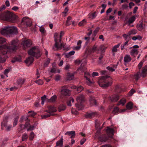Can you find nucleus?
Segmentation results:
<instances>
[{
    "label": "nucleus",
    "mask_w": 147,
    "mask_h": 147,
    "mask_svg": "<svg viewBox=\"0 0 147 147\" xmlns=\"http://www.w3.org/2000/svg\"><path fill=\"white\" fill-rule=\"evenodd\" d=\"M18 39L12 41L11 45L9 46H7L6 45H2L0 47V53L3 55H5L7 52L8 50L11 52H13L17 49L18 46Z\"/></svg>",
    "instance_id": "1"
},
{
    "label": "nucleus",
    "mask_w": 147,
    "mask_h": 147,
    "mask_svg": "<svg viewBox=\"0 0 147 147\" xmlns=\"http://www.w3.org/2000/svg\"><path fill=\"white\" fill-rule=\"evenodd\" d=\"M109 77L108 76H102L98 81L99 85L102 87L107 88L111 86L112 84V82L110 81L106 82V79Z\"/></svg>",
    "instance_id": "2"
},
{
    "label": "nucleus",
    "mask_w": 147,
    "mask_h": 147,
    "mask_svg": "<svg viewBox=\"0 0 147 147\" xmlns=\"http://www.w3.org/2000/svg\"><path fill=\"white\" fill-rule=\"evenodd\" d=\"M57 33H55L54 34V39L55 43V46L53 47V49L55 50H57L60 49L62 48L65 49L64 46L61 42H59V40L57 39Z\"/></svg>",
    "instance_id": "3"
},
{
    "label": "nucleus",
    "mask_w": 147,
    "mask_h": 147,
    "mask_svg": "<svg viewBox=\"0 0 147 147\" xmlns=\"http://www.w3.org/2000/svg\"><path fill=\"white\" fill-rule=\"evenodd\" d=\"M13 14L11 12L8 11L4 12L0 15V19L1 20L10 21L11 20Z\"/></svg>",
    "instance_id": "4"
},
{
    "label": "nucleus",
    "mask_w": 147,
    "mask_h": 147,
    "mask_svg": "<svg viewBox=\"0 0 147 147\" xmlns=\"http://www.w3.org/2000/svg\"><path fill=\"white\" fill-rule=\"evenodd\" d=\"M140 72H138L135 75V78L136 80H138L141 76L144 77L147 74V66H145L143 68L141 74H140Z\"/></svg>",
    "instance_id": "5"
},
{
    "label": "nucleus",
    "mask_w": 147,
    "mask_h": 147,
    "mask_svg": "<svg viewBox=\"0 0 147 147\" xmlns=\"http://www.w3.org/2000/svg\"><path fill=\"white\" fill-rule=\"evenodd\" d=\"M32 23V21L28 17H25L22 19V24L25 25V26L27 27L30 26Z\"/></svg>",
    "instance_id": "6"
},
{
    "label": "nucleus",
    "mask_w": 147,
    "mask_h": 147,
    "mask_svg": "<svg viewBox=\"0 0 147 147\" xmlns=\"http://www.w3.org/2000/svg\"><path fill=\"white\" fill-rule=\"evenodd\" d=\"M106 48V47H105L101 45L100 47V49L98 51L97 53L100 54L99 57L100 62H101V60L103 57L104 53L105 52V50Z\"/></svg>",
    "instance_id": "7"
},
{
    "label": "nucleus",
    "mask_w": 147,
    "mask_h": 147,
    "mask_svg": "<svg viewBox=\"0 0 147 147\" xmlns=\"http://www.w3.org/2000/svg\"><path fill=\"white\" fill-rule=\"evenodd\" d=\"M9 34H16L18 33L17 28L14 26H8Z\"/></svg>",
    "instance_id": "8"
},
{
    "label": "nucleus",
    "mask_w": 147,
    "mask_h": 147,
    "mask_svg": "<svg viewBox=\"0 0 147 147\" xmlns=\"http://www.w3.org/2000/svg\"><path fill=\"white\" fill-rule=\"evenodd\" d=\"M139 47L138 45H136L133 46L132 47H131L129 49H131L133 48L134 49H132L131 50L130 52V53L131 55L134 56L135 55H137L138 52V50L136 49L139 48Z\"/></svg>",
    "instance_id": "9"
},
{
    "label": "nucleus",
    "mask_w": 147,
    "mask_h": 147,
    "mask_svg": "<svg viewBox=\"0 0 147 147\" xmlns=\"http://www.w3.org/2000/svg\"><path fill=\"white\" fill-rule=\"evenodd\" d=\"M61 90V94L64 96H69L70 94V92L69 90L66 88V86H63L62 87Z\"/></svg>",
    "instance_id": "10"
},
{
    "label": "nucleus",
    "mask_w": 147,
    "mask_h": 147,
    "mask_svg": "<svg viewBox=\"0 0 147 147\" xmlns=\"http://www.w3.org/2000/svg\"><path fill=\"white\" fill-rule=\"evenodd\" d=\"M1 34L7 37L9 36V34L8 26H5L2 28L0 31Z\"/></svg>",
    "instance_id": "11"
},
{
    "label": "nucleus",
    "mask_w": 147,
    "mask_h": 147,
    "mask_svg": "<svg viewBox=\"0 0 147 147\" xmlns=\"http://www.w3.org/2000/svg\"><path fill=\"white\" fill-rule=\"evenodd\" d=\"M38 51V48L33 47L28 51V54L30 55L34 56L36 52Z\"/></svg>",
    "instance_id": "12"
},
{
    "label": "nucleus",
    "mask_w": 147,
    "mask_h": 147,
    "mask_svg": "<svg viewBox=\"0 0 147 147\" xmlns=\"http://www.w3.org/2000/svg\"><path fill=\"white\" fill-rule=\"evenodd\" d=\"M32 42L30 40H27L23 41L22 43L24 47L26 48V47H30L32 45Z\"/></svg>",
    "instance_id": "13"
},
{
    "label": "nucleus",
    "mask_w": 147,
    "mask_h": 147,
    "mask_svg": "<svg viewBox=\"0 0 147 147\" xmlns=\"http://www.w3.org/2000/svg\"><path fill=\"white\" fill-rule=\"evenodd\" d=\"M25 81V79L23 78H19L17 80L16 84L18 85V88L20 87Z\"/></svg>",
    "instance_id": "14"
},
{
    "label": "nucleus",
    "mask_w": 147,
    "mask_h": 147,
    "mask_svg": "<svg viewBox=\"0 0 147 147\" xmlns=\"http://www.w3.org/2000/svg\"><path fill=\"white\" fill-rule=\"evenodd\" d=\"M34 59L32 57H28L25 61L27 66H29L34 61Z\"/></svg>",
    "instance_id": "15"
},
{
    "label": "nucleus",
    "mask_w": 147,
    "mask_h": 147,
    "mask_svg": "<svg viewBox=\"0 0 147 147\" xmlns=\"http://www.w3.org/2000/svg\"><path fill=\"white\" fill-rule=\"evenodd\" d=\"M89 102H90V105L91 106H96L97 105L96 101L93 97H90Z\"/></svg>",
    "instance_id": "16"
},
{
    "label": "nucleus",
    "mask_w": 147,
    "mask_h": 147,
    "mask_svg": "<svg viewBox=\"0 0 147 147\" xmlns=\"http://www.w3.org/2000/svg\"><path fill=\"white\" fill-rule=\"evenodd\" d=\"M114 130L113 129L107 127L106 130L107 133L110 137H111L113 134Z\"/></svg>",
    "instance_id": "17"
},
{
    "label": "nucleus",
    "mask_w": 147,
    "mask_h": 147,
    "mask_svg": "<svg viewBox=\"0 0 147 147\" xmlns=\"http://www.w3.org/2000/svg\"><path fill=\"white\" fill-rule=\"evenodd\" d=\"M120 45V43H119L113 47L112 50V53L113 56H114L115 55V53L117 52V48L119 47Z\"/></svg>",
    "instance_id": "18"
},
{
    "label": "nucleus",
    "mask_w": 147,
    "mask_h": 147,
    "mask_svg": "<svg viewBox=\"0 0 147 147\" xmlns=\"http://www.w3.org/2000/svg\"><path fill=\"white\" fill-rule=\"evenodd\" d=\"M65 134V135H68L70 136V138H74L75 136V132L74 131H67Z\"/></svg>",
    "instance_id": "19"
},
{
    "label": "nucleus",
    "mask_w": 147,
    "mask_h": 147,
    "mask_svg": "<svg viewBox=\"0 0 147 147\" xmlns=\"http://www.w3.org/2000/svg\"><path fill=\"white\" fill-rule=\"evenodd\" d=\"M144 28V24L142 22H140L137 24V28L139 31H141Z\"/></svg>",
    "instance_id": "20"
},
{
    "label": "nucleus",
    "mask_w": 147,
    "mask_h": 147,
    "mask_svg": "<svg viewBox=\"0 0 147 147\" xmlns=\"http://www.w3.org/2000/svg\"><path fill=\"white\" fill-rule=\"evenodd\" d=\"M76 100L78 103H82L84 100V96L82 95H81L78 96L76 98Z\"/></svg>",
    "instance_id": "21"
},
{
    "label": "nucleus",
    "mask_w": 147,
    "mask_h": 147,
    "mask_svg": "<svg viewBox=\"0 0 147 147\" xmlns=\"http://www.w3.org/2000/svg\"><path fill=\"white\" fill-rule=\"evenodd\" d=\"M57 111V110L53 107L51 106L49 107V110L47 111L46 112L51 114H52L53 112H55Z\"/></svg>",
    "instance_id": "22"
},
{
    "label": "nucleus",
    "mask_w": 147,
    "mask_h": 147,
    "mask_svg": "<svg viewBox=\"0 0 147 147\" xmlns=\"http://www.w3.org/2000/svg\"><path fill=\"white\" fill-rule=\"evenodd\" d=\"M131 58L130 55H126L124 58V60L125 63L126 64L129 62L131 60Z\"/></svg>",
    "instance_id": "23"
},
{
    "label": "nucleus",
    "mask_w": 147,
    "mask_h": 147,
    "mask_svg": "<svg viewBox=\"0 0 147 147\" xmlns=\"http://www.w3.org/2000/svg\"><path fill=\"white\" fill-rule=\"evenodd\" d=\"M119 99V96L117 95H113L111 98V100L112 102H115Z\"/></svg>",
    "instance_id": "24"
},
{
    "label": "nucleus",
    "mask_w": 147,
    "mask_h": 147,
    "mask_svg": "<svg viewBox=\"0 0 147 147\" xmlns=\"http://www.w3.org/2000/svg\"><path fill=\"white\" fill-rule=\"evenodd\" d=\"M96 115V114L94 113H87L85 116L86 118H92L94 117Z\"/></svg>",
    "instance_id": "25"
},
{
    "label": "nucleus",
    "mask_w": 147,
    "mask_h": 147,
    "mask_svg": "<svg viewBox=\"0 0 147 147\" xmlns=\"http://www.w3.org/2000/svg\"><path fill=\"white\" fill-rule=\"evenodd\" d=\"M137 31L135 29H132L128 32V34L130 35V36L131 35H135L137 33Z\"/></svg>",
    "instance_id": "26"
},
{
    "label": "nucleus",
    "mask_w": 147,
    "mask_h": 147,
    "mask_svg": "<svg viewBox=\"0 0 147 147\" xmlns=\"http://www.w3.org/2000/svg\"><path fill=\"white\" fill-rule=\"evenodd\" d=\"M63 139H61V140L57 141L56 142V146L61 147L63 144Z\"/></svg>",
    "instance_id": "27"
},
{
    "label": "nucleus",
    "mask_w": 147,
    "mask_h": 147,
    "mask_svg": "<svg viewBox=\"0 0 147 147\" xmlns=\"http://www.w3.org/2000/svg\"><path fill=\"white\" fill-rule=\"evenodd\" d=\"M136 20V17L135 16H132L131 18H129L127 22L129 24H128V25L129 26L130 24L134 22Z\"/></svg>",
    "instance_id": "28"
},
{
    "label": "nucleus",
    "mask_w": 147,
    "mask_h": 147,
    "mask_svg": "<svg viewBox=\"0 0 147 147\" xmlns=\"http://www.w3.org/2000/svg\"><path fill=\"white\" fill-rule=\"evenodd\" d=\"M130 36V35L128 34V32L127 34H124L123 35V36L124 38L126 40H128L131 38Z\"/></svg>",
    "instance_id": "29"
},
{
    "label": "nucleus",
    "mask_w": 147,
    "mask_h": 147,
    "mask_svg": "<svg viewBox=\"0 0 147 147\" xmlns=\"http://www.w3.org/2000/svg\"><path fill=\"white\" fill-rule=\"evenodd\" d=\"M53 114L48 113L46 115H42L41 116V117L42 119H46L47 117H49L51 115H53Z\"/></svg>",
    "instance_id": "30"
},
{
    "label": "nucleus",
    "mask_w": 147,
    "mask_h": 147,
    "mask_svg": "<svg viewBox=\"0 0 147 147\" xmlns=\"http://www.w3.org/2000/svg\"><path fill=\"white\" fill-rule=\"evenodd\" d=\"M126 101V100L125 99L123 98L120 100L119 102L117 104V105H123L125 103Z\"/></svg>",
    "instance_id": "31"
},
{
    "label": "nucleus",
    "mask_w": 147,
    "mask_h": 147,
    "mask_svg": "<svg viewBox=\"0 0 147 147\" xmlns=\"http://www.w3.org/2000/svg\"><path fill=\"white\" fill-rule=\"evenodd\" d=\"M41 104L42 105H43L44 104L45 101H47L48 99L46 98V96L45 95H44L41 97Z\"/></svg>",
    "instance_id": "32"
},
{
    "label": "nucleus",
    "mask_w": 147,
    "mask_h": 147,
    "mask_svg": "<svg viewBox=\"0 0 147 147\" xmlns=\"http://www.w3.org/2000/svg\"><path fill=\"white\" fill-rule=\"evenodd\" d=\"M86 23V21L85 19H84L82 21L78 23V25L79 26H82L85 25Z\"/></svg>",
    "instance_id": "33"
},
{
    "label": "nucleus",
    "mask_w": 147,
    "mask_h": 147,
    "mask_svg": "<svg viewBox=\"0 0 147 147\" xmlns=\"http://www.w3.org/2000/svg\"><path fill=\"white\" fill-rule=\"evenodd\" d=\"M75 51H72L69 53H66L65 54V56L66 57L68 58L71 55H73L75 53Z\"/></svg>",
    "instance_id": "34"
},
{
    "label": "nucleus",
    "mask_w": 147,
    "mask_h": 147,
    "mask_svg": "<svg viewBox=\"0 0 147 147\" xmlns=\"http://www.w3.org/2000/svg\"><path fill=\"white\" fill-rule=\"evenodd\" d=\"M126 107L128 109H131L133 108V104L131 102L128 103L126 105Z\"/></svg>",
    "instance_id": "35"
},
{
    "label": "nucleus",
    "mask_w": 147,
    "mask_h": 147,
    "mask_svg": "<svg viewBox=\"0 0 147 147\" xmlns=\"http://www.w3.org/2000/svg\"><path fill=\"white\" fill-rule=\"evenodd\" d=\"M74 102V99L72 98H70L69 100L67 102V104L68 106H71V103Z\"/></svg>",
    "instance_id": "36"
},
{
    "label": "nucleus",
    "mask_w": 147,
    "mask_h": 147,
    "mask_svg": "<svg viewBox=\"0 0 147 147\" xmlns=\"http://www.w3.org/2000/svg\"><path fill=\"white\" fill-rule=\"evenodd\" d=\"M56 96L55 95H54L51 97V98L48 101L50 102H54L56 100Z\"/></svg>",
    "instance_id": "37"
},
{
    "label": "nucleus",
    "mask_w": 147,
    "mask_h": 147,
    "mask_svg": "<svg viewBox=\"0 0 147 147\" xmlns=\"http://www.w3.org/2000/svg\"><path fill=\"white\" fill-rule=\"evenodd\" d=\"M89 18L92 19H93L95 18L96 15V12H94V13L89 14Z\"/></svg>",
    "instance_id": "38"
},
{
    "label": "nucleus",
    "mask_w": 147,
    "mask_h": 147,
    "mask_svg": "<svg viewBox=\"0 0 147 147\" xmlns=\"http://www.w3.org/2000/svg\"><path fill=\"white\" fill-rule=\"evenodd\" d=\"M7 121L6 119L4 120L1 123V129H2L3 127H7Z\"/></svg>",
    "instance_id": "39"
},
{
    "label": "nucleus",
    "mask_w": 147,
    "mask_h": 147,
    "mask_svg": "<svg viewBox=\"0 0 147 147\" xmlns=\"http://www.w3.org/2000/svg\"><path fill=\"white\" fill-rule=\"evenodd\" d=\"M35 82L38 84L39 85H42L43 84V82L42 80L40 79L38 80H37L35 81Z\"/></svg>",
    "instance_id": "40"
},
{
    "label": "nucleus",
    "mask_w": 147,
    "mask_h": 147,
    "mask_svg": "<svg viewBox=\"0 0 147 147\" xmlns=\"http://www.w3.org/2000/svg\"><path fill=\"white\" fill-rule=\"evenodd\" d=\"M28 137L27 134L26 133L24 134L22 136V141L26 140Z\"/></svg>",
    "instance_id": "41"
},
{
    "label": "nucleus",
    "mask_w": 147,
    "mask_h": 147,
    "mask_svg": "<svg viewBox=\"0 0 147 147\" xmlns=\"http://www.w3.org/2000/svg\"><path fill=\"white\" fill-rule=\"evenodd\" d=\"M41 54L42 53L40 52L39 50L38 49V51L36 52V53L35 54V55L34 56H35L37 58L40 57L41 56Z\"/></svg>",
    "instance_id": "42"
},
{
    "label": "nucleus",
    "mask_w": 147,
    "mask_h": 147,
    "mask_svg": "<svg viewBox=\"0 0 147 147\" xmlns=\"http://www.w3.org/2000/svg\"><path fill=\"white\" fill-rule=\"evenodd\" d=\"M66 107L64 105H61L60 106L59 108V112L65 110L66 109Z\"/></svg>",
    "instance_id": "43"
},
{
    "label": "nucleus",
    "mask_w": 147,
    "mask_h": 147,
    "mask_svg": "<svg viewBox=\"0 0 147 147\" xmlns=\"http://www.w3.org/2000/svg\"><path fill=\"white\" fill-rule=\"evenodd\" d=\"M64 34V33L62 31H61L60 32V35L59 37L58 36V34H57V39L59 40V42H60V41H61L62 37L63 36Z\"/></svg>",
    "instance_id": "44"
},
{
    "label": "nucleus",
    "mask_w": 147,
    "mask_h": 147,
    "mask_svg": "<svg viewBox=\"0 0 147 147\" xmlns=\"http://www.w3.org/2000/svg\"><path fill=\"white\" fill-rule=\"evenodd\" d=\"M71 20V18L70 17H68L66 22V25L67 26H69L70 24V21Z\"/></svg>",
    "instance_id": "45"
},
{
    "label": "nucleus",
    "mask_w": 147,
    "mask_h": 147,
    "mask_svg": "<svg viewBox=\"0 0 147 147\" xmlns=\"http://www.w3.org/2000/svg\"><path fill=\"white\" fill-rule=\"evenodd\" d=\"M96 46L94 45L92 48L89 50V52L91 53H94L96 50Z\"/></svg>",
    "instance_id": "46"
},
{
    "label": "nucleus",
    "mask_w": 147,
    "mask_h": 147,
    "mask_svg": "<svg viewBox=\"0 0 147 147\" xmlns=\"http://www.w3.org/2000/svg\"><path fill=\"white\" fill-rule=\"evenodd\" d=\"M18 117H17L16 118H15L13 124V127H14L17 125L18 121Z\"/></svg>",
    "instance_id": "47"
},
{
    "label": "nucleus",
    "mask_w": 147,
    "mask_h": 147,
    "mask_svg": "<svg viewBox=\"0 0 147 147\" xmlns=\"http://www.w3.org/2000/svg\"><path fill=\"white\" fill-rule=\"evenodd\" d=\"M34 136V133L33 132H31L30 135V137L29 138V140H33Z\"/></svg>",
    "instance_id": "48"
},
{
    "label": "nucleus",
    "mask_w": 147,
    "mask_h": 147,
    "mask_svg": "<svg viewBox=\"0 0 147 147\" xmlns=\"http://www.w3.org/2000/svg\"><path fill=\"white\" fill-rule=\"evenodd\" d=\"M74 75L73 74H69L67 77V79L68 80H71L74 79Z\"/></svg>",
    "instance_id": "49"
},
{
    "label": "nucleus",
    "mask_w": 147,
    "mask_h": 147,
    "mask_svg": "<svg viewBox=\"0 0 147 147\" xmlns=\"http://www.w3.org/2000/svg\"><path fill=\"white\" fill-rule=\"evenodd\" d=\"M11 69L8 68L7 69H5L4 71V74L7 77V74L11 70Z\"/></svg>",
    "instance_id": "50"
},
{
    "label": "nucleus",
    "mask_w": 147,
    "mask_h": 147,
    "mask_svg": "<svg viewBox=\"0 0 147 147\" xmlns=\"http://www.w3.org/2000/svg\"><path fill=\"white\" fill-rule=\"evenodd\" d=\"M119 111V108L118 107H116L114 108V110L112 112V113L114 114H116Z\"/></svg>",
    "instance_id": "51"
},
{
    "label": "nucleus",
    "mask_w": 147,
    "mask_h": 147,
    "mask_svg": "<svg viewBox=\"0 0 147 147\" xmlns=\"http://www.w3.org/2000/svg\"><path fill=\"white\" fill-rule=\"evenodd\" d=\"M83 89V88L81 86H80L77 88V90L78 92H81Z\"/></svg>",
    "instance_id": "52"
},
{
    "label": "nucleus",
    "mask_w": 147,
    "mask_h": 147,
    "mask_svg": "<svg viewBox=\"0 0 147 147\" xmlns=\"http://www.w3.org/2000/svg\"><path fill=\"white\" fill-rule=\"evenodd\" d=\"M6 41L5 39L2 37H0V44H2Z\"/></svg>",
    "instance_id": "53"
},
{
    "label": "nucleus",
    "mask_w": 147,
    "mask_h": 147,
    "mask_svg": "<svg viewBox=\"0 0 147 147\" xmlns=\"http://www.w3.org/2000/svg\"><path fill=\"white\" fill-rule=\"evenodd\" d=\"M35 127V126L34 125L32 126H31L30 125L29 127V128L27 129V131H28L29 130H32L34 129Z\"/></svg>",
    "instance_id": "54"
},
{
    "label": "nucleus",
    "mask_w": 147,
    "mask_h": 147,
    "mask_svg": "<svg viewBox=\"0 0 147 147\" xmlns=\"http://www.w3.org/2000/svg\"><path fill=\"white\" fill-rule=\"evenodd\" d=\"M50 59L48 58L47 60V61L44 64V66L45 67L47 66L50 63Z\"/></svg>",
    "instance_id": "55"
},
{
    "label": "nucleus",
    "mask_w": 147,
    "mask_h": 147,
    "mask_svg": "<svg viewBox=\"0 0 147 147\" xmlns=\"http://www.w3.org/2000/svg\"><path fill=\"white\" fill-rule=\"evenodd\" d=\"M76 106L78 108V110H81L82 109L83 106L82 105L80 106L79 104H76Z\"/></svg>",
    "instance_id": "56"
},
{
    "label": "nucleus",
    "mask_w": 147,
    "mask_h": 147,
    "mask_svg": "<svg viewBox=\"0 0 147 147\" xmlns=\"http://www.w3.org/2000/svg\"><path fill=\"white\" fill-rule=\"evenodd\" d=\"M71 68V66L69 64H67L65 67V69L66 70H68L69 69Z\"/></svg>",
    "instance_id": "57"
},
{
    "label": "nucleus",
    "mask_w": 147,
    "mask_h": 147,
    "mask_svg": "<svg viewBox=\"0 0 147 147\" xmlns=\"http://www.w3.org/2000/svg\"><path fill=\"white\" fill-rule=\"evenodd\" d=\"M5 61V59L4 57H2L0 56V62H4Z\"/></svg>",
    "instance_id": "58"
},
{
    "label": "nucleus",
    "mask_w": 147,
    "mask_h": 147,
    "mask_svg": "<svg viewBox=\"0 0 147 147\" xmlns=\"http://www.w3.org/2000/svg\"><path fill=\"white\" fill-rule=\"evenodd\" d=\"M85 77L86 78L87 80L86 82L87 83L88 85H90L92 83V82L90 81V80L86 77Z\"/></svg>",
    "instance_id": "59"
},
{
    "label": "nucleus",
    "mask_w": 147,
    "mask_h": 147,
    "mask_svg": "<svg viewBox=\"0 0 147 147\" xmlns=\"http://www.w3.org/2000/svg\"><path fill=\"white\" fill-rule=\"evenodd\" d=\"M107 68L108 70L112 72L113 71L115 70V69H113L112 67L109 66L107 67Z\"/></svg>",
    "instance_id": "60"
},
{
    "label": "nucleus",
    "mask_w": 147,
    "mask_h": 147,
    "mask_svg": "<svg viewBox=\"0 0 147 147\" xmlns=\"http://www.w3.org/2000/svg\"><path fill=\"white\" fill-rule=\"evenodd\" d=\"M40 31L42 33H44L45 31V29L43 27H40Z\"/></svg>",
    "instance_id": "61"
},
{
    "label": "nucleus",
    "mask_w": 147,
    "mask_h": 147,
    "mask_svg": "<svg viewBox=\"0 0 147 147\" xmlns=\"http://www.w3.org/2000/svg\"><path fill=\"white\" fill-rule=\"evenodd\" d=\"M99 27L97 28L95 30H94L93 32L95 35H96L97 33V32L99 30Z\"/></svg>",
    "instance_id": "62"
},
{
    "label": "nucleus",
    "mask_w": 147,
    "mask_h": 147,
    "mask_svg": "<svg viewBox=\"0 0 147 147\" xmlns=\"http://www.w3.org/2000/svg\"><path fill=\"white\" fill-rule=\"evenodd\" d=\"M19 7L17 6H14L12 8V9L15 11H17Z\"/></svg>",
    "instance_id": "63"
},
{
    "label": "nucleus",
    "mask_w": 147,
    "mask_h": 147,
    "mask_svg": "<svg viewBox=\"0 0 147 147\" xmlns=\"http://www.w3.org/2000/svg\"><path fill=\"white\" fill-rule=\"evenodd\" d=\"M86 140V139L84 138H83L80 141V144L81 145L83 144Z\"/></svg>",
    "instance_id": "64"
}]
</instances>
